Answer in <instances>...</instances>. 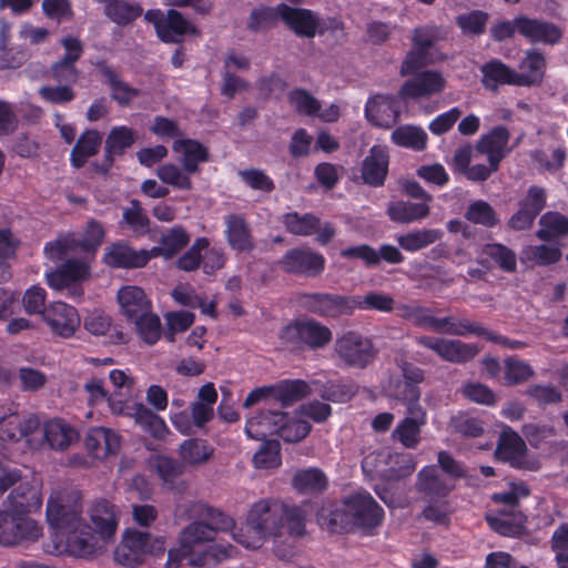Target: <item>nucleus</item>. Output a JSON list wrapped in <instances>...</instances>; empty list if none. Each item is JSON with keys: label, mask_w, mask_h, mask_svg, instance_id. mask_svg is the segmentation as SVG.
I'll return each instance as SVG.
<instances>
[{"label": "nucleus", "mask_w": 568, "mask_h": 568, "mask_svg": "<svg viewBox=\"0 0 568 568\" xmlns=\"http://www.w3.org/2000/svg\"><path fill=\"white\" fill-rule=\"evenodd\" d=\"M305 511L278 499H260L250 508L243 527L232 535L248 549L260 548L267 538L302 537L305 534Z\"/></svg>", "instance_id": "nucleus-1"}, {"label": "nucleus", "mask_w": 568, "mask_h": 568, "mask_svg": "<svg viewBox=\"0 0 568 568\" xmlns=\"http://www.w3.org/2000/svg\"><path fill=\"white\" fill-rule=\"evenodd\" d=\"M312 430V425L303 419L291 418L281 410L263 409L250 418L245 432L251 438L264 437L267 434L277 435L286 443H298Z\"/></svg>", "instance_id": "nucleus-2"}, {"label": "nucleus", "mask_w": 568, "mask_h": 568, "mask_svg": "<svg viewBox=\"0 0 568 568\" xmlns=\"http://www.w3.org/2000/svg\"><path fill=\"white\" fill-rule=\"evenodd\" d=\"M165 540L163 536H153L138 529H126L114 550V559L122 566L136 568L144 564L148 556L154 559L162 558L166 551Z\"/></svg>", "instance_id": "nucleus-3"}, {"label": "nucleus", "mask_w": 568, "mask_h": 568, "mask_svg": "<svg viewBox=\"0 0 568 568\" xmlns=\"http://www.w3.org/2000/svg\"><path fill=\"white\" fill-rule=\"evenodd\" d=\"M278 338L282 344L294 351H318L333 339L331 328L312 317L295 318L284 325Z\"/></svg>", "instance_id": "nucleus-4"}, {"label": "nucleus", "mask_w": 568, "mask_h": 568, "mask_svg": "<svg viewBox=\"0 0 568 568\" xmlns=\"http://www.w3.org/2000/svg\"><path fill=\"white\" fill-rule=\"evenodd\" d=\"M333 353L341 366L353 369H366L378 356L373 339L358 331H346L337 336Z\"/></svg>", "instance_id": "nucleus-5"}, {"label": "nucleus", "mask_w": 568, "mask_h": 568, "mask_svg": "<svg viewBox=\"0 0 568 568\" xmlns=\"http://www.w3.org/2000/svg\"><path fill=\"white\" fill-rule=\"evenodd\" d=\"M197 507L202 519L189 524L179 536V542H182L185 547L194 549L199 544L212 541L219 530L235 529L234 519L223 511L203 504Z\"/></svg>", "instance_id": "nucleus-6"}, {"label": "nucleus", "mask_w": 568, "mask_h": 568, "mask_svg": "<svg viewBox=\"0 0 568 568\" xmlns=\"http://www.w3.org/2000/svg\"><path fill=\"white\" fill-rule=\"evenodd\" d=\"M507 487L499 494V505L509 510L499 508V535L517 537L524 531L525 515L517 508L520 499L528 496L529 490L523 481H507Z\"/></svg>", "instance_id": "nucleus-7"}, {"label": "nucleus", "mask_w": 568, "mask_h": 568, "mask_svg": "<svg viewBox=\"0 0 568 568\" xmlns=\"http://www.w3.org/2000/svg\"><path fill=\"white\" fill-rule=\"evenodd\" d=\"M354 297L327 292L301 293L300 305L320 317L338 320L354 314Z\"/></svg>", "instance_id": "nucleus-8"}, {"label": "nucleus", "mask_w": 568, "mask_h": 568, "mask_svg": "<svg viewBox=\"0 0 568 568\" xmlns=\"http://www.w3.org/2000/svg\"><path fill=\"white\" fill-rule=\"evenodd\" d=\"M325 265V256L308 246L290 248L280 261V266L285 273L310 278L320 276Z\"/></svg>", "instance_id": "nucleus-9"}, {"label": "nucleus", "mask_w": 568, "mask_h": 568, "mask_svg": "<svg viewBox=\"0 0 568 568\" xmlns=\"http://www.w3.org/2000/svg\"><path fill=\"white\" fill-rule=\"evenodd\" d=\"M353 524L367 535H373L384 520V509L369 493H356L345 500Z\"/></svg>", "instance_id": "nucleus-10"}, {"label": "nucleus", "mask_w": 568, "mask_h": 568, "mask_svg": "<svg viewBox=\"0 0 568 568\" xmlns=\"http://www.w3.org/2000/svg\"><path fill=\"white\" fill-rule=\"evenodd\" d=\"M285 230L295 236H311L316 234L320 245H327L336 235V229L331 222H321V219L313 213L301 214L288 212L282 216Z\"/></svg>", "instance_id": "nucleus-11"}, {"label": "nucleus", "mask_w": 568, "mask_h": 568, "mask_svg": "<svg viewBox=\"0 0 568 568\" xmlns=\"http://www.w3.org/2000/svg\"><path fill=\"white\" fill-rule=\"evenodd\" d=\"M520 33L531 42L546 44L557 43L561 38V30L554 23L519 17L514 22H499V38Z\"/></svg>", "instance_id": "nucleus-12"}, {"label": "nucleus", "mask_w": 568, "mask_h": 568, "mask_svg": "<svg viewBox=\"0 0 568 568\" xmlns=\"http://www.w3.org/2000/svg\"><path fill=\"white\" fill-rule=\"evenodd\" d=\"M499 460L525 470H537L540 467L539 459L528 453L524 439L506 426L499 432Z\"/></svg>", "instance_id": "nucleus-13"}, {"label": "nucleus", "mask_w": 568, "mask_h": 568, "mask_svg": "<svg viewBox=\"0 0 568 568\" xmlns=\"http://www.w3.org/2000/svg\"><path fill=\"white\" fill-rule=\"evenodd\" d=\"M416 343L419 346L433 351L443 361L455 364H465L470 362L480 351L476 344L465 343L460 339H446L428 335L416 337Z\"/></svg>", "instance_id": "nucleus-14"}, {"label": "nucleus", "mask_w": 568, "mask_h": 568, "mask_svg": "<svg viewBox=\"0 0 568 568\" xmlns=\"http://www.w3.org/2000/svg\"><path fill=\"white\" fill-rule=\"evenodd\" d=\"M546 70V61L541 53L528 51L515 71L507 65L499 63V83L515 85H535L541 82Z\"/></svg>", "instance_id": "nucleus-15"}, {"label": "nucleus", "mask_w": 568, "mask_h": 568, "mask_svg": "<svg viewBox=\"0 0 568 568\" xmlns=\"http://www.w3.org/2000/svg\"><path fill=\"white\" fill-rule=\"evenodd\" d=\"M41 535L42 528L36 520L0 510L1 545L13 546L22 541H34Z\"/></svg>", "instance_id": "nucleus-16"}, {"label": "nucleus", "mask_w": 568, "mask_h": 568, "mask_svg": "<svg viewBox=\"0 0 568 568\" xmlns=\"http://www.w3.org/2000/svg\"><path fill=\"white\" fill-rule=\"evenodd\" d=\"M135 141L136 132L132 128L126 125L113 126L105 138L102 162L92 163L94 172L106 175L112 169L115 159L124 155Z\"/></svg>", "instance_id": "nucleus-17"}, {"label": "nucleus", "mask_w": 568, "mask_h": 568, "mask_svg": "<svg viewBox=\"0 0 568 568\" xmlns=\"http://www.w3.org/2000/svg\"><path fill=\"white\" fill-rule=\"evenodd\" d=\"M402 99L400 93L398 95L377 93L369 97L365 104L367 121L374 126L390 129L399 120Z\"/></svg>", "instance_id": "nucleus-18"}, {"label": "nucleus", "mask_w": 568, "mask_h": 568, "mask_svg": "<svg viewBox=\"0 0 568 568\" xmlns=\"http://www.w3.org/2000/svg\"><path fill=\"white\" fill-rule=\"evenodd\" d=\"M102 78V82L110 89V98L121 108H128L133 100L141 95V90L125 82L118 70L104 59L93 63Z\"/></svg>", "instance_id": "nucleus-19"}, {"label": "nucleus", "mask_w": 568, "mask_h": 568, "mask_svg": "<svg viewBox=\"0 0 568 568\" xmlns=\"http://www.w3.org/2000/svg\"><path fill=\"white\" fill-rule=\"evenodd\" d=\"M43 320L54 334L62 337L72 336L81 323L77 308L64 302L50 304L43 312Z\"/></svg>", "instance_id": "nucleus-20"}, {"label": "nucleus", "mask_w": 568, "mask_h": 568, "mask_svg": "<svg viewBox=\"0 0 568 568\" xmlns=\"http://www.w3.org/2000/svg\"><path fill=\"white\" fill-rule=\"evenodd\" d=\"M389 154L385 146L375 144L361 164L363 183L372 187H381L388 175Z\"/></svg>", "instance_id": "nucleus-21"}, {"label": "nucleus", "mask_w": 568, "mask_h": 568, "mask_svg": "<svg viewBox=\"0 0 568 568\" xmlns=\"http://www.w3.org/2000/svg\"><path fill=\"white\" fill-rule=\"evenodd\" d=\"M413 75L400 87V97L409 99L430 97L442 92L445 88L446 81L438 71L424 70Z\"/></svg>", "instance_id": "nucleus-22"}, {"label": "nucleus", "mask_w": 568, "mask_h": 568, "mask_svg": "<svg viewBox=\"0 0 568 568\" xmlns=\"http://www.w3.org/2000/svg\"><path fill=\"white\" fill-rule=\"evenodd\" d=\"M152 257H155V254L146 250L136 251L124 242H116L105 248L103 262L115 268H140Z\"/></svg>", "instance_id": "nucleus-23"}, {"label": "nucleus", "mask_w": 568, "mask_h": 568, "mask_svg": "<svg viewBox=\"0 0 568 568\" xmlns=\"http://www.w3.org/2000/svg\"><path fill=\"white\" fill-rule=\"evenodd\" d=\"M224 236L227 245L236 253H251L255 241L246 219L242 214L231 213L224 216Z\"/></svg>", "instance_id": "nucleus-24"}, {"label": "nucleus", "mask_w": 568, "mask_h": 568, "mask_svg": "<svg viewBox=\"0 0 568 568\" xmlns=\"http://www.w3.org/2000/svg\"><path fill=\"white\" fill-rule=\"evenodd\" d=\"M91 270L89 264L80 258H69L57 270L47 273V283L55 290H63L74 286L77 283L90 277Z\"/></svg>", "instance_id": "nucleus-25"}, {"label": "nucleus", "mask_w": 568, "mask_h": 568, "mask_svg": "<svg viewBox=\"0 0 568 568\" xmlns=\"http://www.w3.org/2000/svg\"><path fill=\"white\" fill-rule=\"evenodd\" d=\"M200 30L174 9L166 12L164 21L156 23V36L164 43H181L185 36L197 37Z\"/></svg>", "instance_id": "nucleus-26"}, {"label": "nucleus", "mask_w": 568, "mask_h": 568, "mask_svg": "<svg viewBox=\"0 0 568 568\" xmlns=\"http://www.w3.org/2000/svg\"><path fill=\"white\" fill-rule=\"evenodd\" d=\"M281 21L298 38L313 39L316 36L315 12L300 7L280 3Z\"/></svg>", "instance_id": "nucleus-27"}, {"label": "nucleus", "mask_w": 568, "mask_h": 568, "mask_svg": "<svg viewBox=\"0 0 568 568\" xmlns=\"http://www.w3.org/2000/svg\"><path fill=\"white\" fill-rule=\"evenodd\" d=\"M85 448L95 459L103 460L116 455L121 448V436L105 427H93L87 433Z\"/></svg>", "instance_id": "nucleus-28"}, {"label": "nucleus", "mask_w": 568, "mask_h": 568, "mask_svg": "<svg viewBox=\"0 0 568 568\" xmlns=\"http://www.w3.org/2000/svg\"><path fill=\"white\" fill-rule=\"evenodd\" d=\"M432 331L455 336H483L491 342H497V335L487 331L479 323L455 316L434 317Z\"/></svg>", "instance_id": "nucleus-29"}, {"label": "nucleus", "mask_w": 568, "mask_h": 568, "mask_svg": "<svg viewBox=\"0 0 568 568\" xmlns=\"http://www.w3.org/2000/svg\"><path fill=\"white\" fill-rule=\"evenodd\" d=\"M81 514L82 509L77 505L68 506L49 500L47 506V519L62 537L87 524Z\"/></svg>", "instance_id": "nucleus-30"}, {"label": "nucleus", "mask_w": 568, "mask_h": 568, "mask_svg": "<svg viewBox=\"0 0 568 568\" xmlns=\"http://www.w3.org/2000/svg\"><path fill=\"white\" fill-rule=\"evenodd\" d=\"M175 153H181L180 163L186 172H200V164L210 161L209 149L195 139H176L172 144Z\"/></svg>", "instance_id": "nucleus-31"}, {"label": "nucleus", "mask_w": 568, "mask_h": 568, "mask_svg": "<svg viewBox=\"0 0 568 568\" xmlns=\"http://www.w3.org/2000/svg\"><path fill=\"white\" fill-rule=\"evenodd\" d=\"M116 298L122 314L129 322L142 317V315H148V312L152 310L151 301L139 286H123L119 290Z\"/></svg>", "instance_id": "nucleus-32"}, {"label": "nucleus", "mask_w": 568, "mask_h": 568, "mask_svg": "<svg viewBox=\"0 0 568 568\" xmlns=\"http://www.w3.org/2000/svg\"><path fill=\"white\" fill-rule=\"evenodd\" d=\"M103 135L95 129H87L75 141L71 153L70 164L73 169H82L90 158L97 155L101 149Z\"/></svg>", "instance_id": "nucleus-33"}, {"label": "nucleus", "mask_w": 568, "mask_h": 568, "mask_svg": "<svg viewBox=\"0 0 568 568\" xmlns=\"http://www.w3.org/2000/svg\"><path fill=\"white\" fill-rule=\"evenodd\" d=\"M90 517L99 537L109 541L118 528L115 506L106 499L95 500L91 506Z\"/></svg>", "instance_id": "nucleus-34"}, {"label": "nucleus", "mask_w": 568, "mask_h": 568, "mask_svg": "<svg viewBox=\"0 0 568 568\" xmlns=\"http://www.w3.org/2000/svg\"><path fill=\"white\" fill-rule=\"evenodd\" d=\"M454 485L438 475L436 466H426L417 475V490L428 500L447 498Z\"/></svg>", "instance_id": "nucleus-35"}, {"label": "nucleus", "mask_w": 568, "mask_h": 568, "mask_svg": "<svg viewBox=\"0 0 568 568\" xmlns=\"http://www.w3.org/2000/svg\"><path fill=\"white\" fill-rule=\"evenodd\" d=\"M545 202L546 196L544 190L535 186L530 187L520 209L511 216L509 225L515 230L528 229L537 214L545 206Z\"/></svg>", "instance_id": "nucleus-36"}, {"label": "nucleus", "mask_w": 568, "mask_h": 568, "mask_svg": "<svg viewBox=\"0 0 568 568\" xmlns=\"http://www.w3.org/2000/svg\"><path fill=\"white\" fill-rule=\"evenodd\" d=\"M98 534L89 524L64 535L65 549L75 557L85 558L94 554Z\"/></svg>", "instance_id": "nucleus-37"}, {"label": "nucleus", "mask_w": 568, "mask_h": 568, "mask_svg": "<svg viewBox=\"0 0 568 568\" xmlns=\"http://www.w3.org/2000/svg\"><path fill=\"white\" fill-rule=\"evenodd\" d=\"M429 212L430 209L427 203H414L404 200L389 202L386 210L389 220L400 224L420 221L427 217Z\"/></svg>", "instance_id": "nucleus-38"}, {"label": "nucleus", "mask_w": 568, "mask_h": 568, "mask_svg": "<svg viewBox=\"0 0 568 568\" xmlns=\"http://www.w3.org/2000/svg\"><path fill=\"white\" fill-rule=\"evenodd\" d=\"M442 236L443 232L438 229H415L396 235L395 240L402 250L415 253L436 243Z\"/></svg>", "instance_id": "nucleus-39"}, {"label": "nucleus", "mask_w": 568, "mask_h": 568, "mask_svg": "<svg viewBox=\"0 0 568 568\" xmlns=\"http://www.w3.org/2000/svg\"><path fill=\"white\" fill-rule=\"evenodd\" d=\"M9 503L18 514H30L40 509L42 498L38 489L29 483H20L9 494Z\"/></svg>", "instance_id": "nucleus-40"}, {"label": "nucleus", "mask_w": 568, "mask_h": 568, "mask_svg": "<svg viewBox=\"0 0 568 568\" xmlns=\"http://www.w3.org/2000/svg\"><path fill=\"white\" fill-rule=\"evenodd\" d=\"M132 416L135 423L155 439H164L170 433L164 419L142 403L132 405Z\"/></svg>", "instance_id": "nucleus-41"}, {"label": "nucleus", "mask_w": 568, "mask_h": 568, "mask_svg": "<svg viewBox=\"0 0 568 568\" xmlns=\"http://www.w3.org/2000/svg\"><path fill=\"white\" fill-rule=\"evenodd\" d=\"M190 242V235L181 225L171 227L160 239V245L149 251L155 256L162 255L172 258L182 251Z\"/></svg>", "instance_id": "nucleus-42"}, {"label": "nucleus", "mask_w": 568, "mask_h": 568, "mask_svg": "<svg viewBox=\"0 0 568 568\" xmlns=\"http://www.w3.org/2000/svg\"><path fill=\"white\" fill-rule=\"evenodd\" d=\"M214 454V447L202 438H189L181 443L179 455L189 465L206 463Z\"/></svg>", "instance_id": "nucleus-43"}, {"label": "nucleus", "mask_w": 568, "mask_h": 568, "mask_svg": "<svg viewBox=\"0 0 568 568\" xmlns=\"http://www.w3.org/2000/svg\"><path fill=\"white\" fill-rule=\"evenodd\" d=\"M424 423L425 416H407L398 423L393 432V437L406 448H416L420 442V426Z\"/></svg>", "instance_id": "nucleus-44"}, {"label": "nucleus", "mask_w": 568, "mask_h": 568, "mask_svg": "<svg viewBox=\"0 0 568 568\" xmlns=\"http://www.w3.org/2000/svg\"><path fill=\"white\" fill-rule=\"evenodd\" d=\"M294 488L300 493H322L326 489L328 480L320 468L301 469L292 479Z\"/></svg>", "instance_id": "nucleus-45"}, {"label": "nucleus", "mask_w": 568, "mask_h": 568, "mask_svg": "<svg viewBox=\"0 0 568 568\" xmlns=\"http://www.w3.org/2000/svg\"><path fill=\"white\" fill-rule=\"evenodd\" d=\"M310 392V385L302 379L285 381L273 386L274 399L281 402L284 407L302 400Z\"/></svg>", "instance_id": "nucleus-46"}, {"label": "nucleus", "mask_w": 568, "mask_h": 568, "mask_svg": "<svg viewBox=\"0 0 568 568\" xmlns=\"http://www.w3.org/2000/svg\"><path fill=\"white\" fill-rule=\"evenodd\" d=\"M392 141L398 146L423 151L427 145V134L418 126L402 125L392 132Z\"/></svg>", "instance_id": "nucleus-47"}, {"label": "nucleus", "mask_w": 568, "mask_h": 568, "mask_svg": "<svg viewBox=\"0 0 568 568\" xmlns=\"http://www.w3.org/2000/svg\"><path fill=\"white\" fill-rule=\"evenodd\" d=\"M560 255L558 247L540 244L524 247L519 258L526 266L548 265L557 262Z\"/></svg>", "instance_id": "nucleus-48"}, {"label": "nucleus", "mask_w": 568, "mask_h": 568, "mask_svg": "<svg viewBox=\"0 0 568 568\" xmlns=\"http://www.w3.org/2000/svg\"><path fill=\"white\" fill-rule=\"evenodd\" d=\"M280 11V3L276 7L261 6L254 8L248 17L247 30L254 33L268 31L281 20Z\"/></svg>", "instance_id": "nucleus-49"}, {"label": "nucleus", "mask_w": 568, "mask_h": 568, "mask_svg": "<svg viewBox=\"0 0 568 568\" xmlns=\"http://www.w3.org/2000/svg\"><path fill=\"white\" fill-rule=\"evenodd\" d=\"M143 9L138 3L113 0L105 4V14L119 26H128L140 18Z\"/></svg>", "instance_id": "nucleus-50"}, {"label": "nucleus", "mask_w": 568, "mask_h": 568, "mask_svg": "<svg viewBox=\"0 0 568 568\" xmlns=\"http://www.w3.org/2000/svg\"><path fill=\"white\" fill-rule=\"evenodd\" d=\"M122 223L126 224L136 236H144L150 231V219L136 199H132L130 206L123 210Z\"/></svg>", "instance_id": "nucleus-51"}, {"label": "nucleus", "mask_w": 568, "mask_h": 568, "mask_svg": "<svg viewBox=\"0 0 568 568\" xmlns=\"http://www.w3.org/2000/svg\"><path fill=\"white\" fill-rule=\"evenodd\" d=\"M191 172H186L183 166L174 163H165L156 169V176L165 184L178 190L190 191L193 189Z\"/></svg>", "instance_id": "nucleus-52"}, {"label": "nucleus", "mask_w": 568, "mask_h": 568, "mask_svg": "<svg viewBox=\"0 0 568 568\" xmlns=\"http://www.w3.org/2000/svg\"><path fill=\"white\" fill-rule=\"evenodd\" d=\"M537 236L542 241L558 239L568 233V220L557 212H548L539 220Z\"/></svg>", "instance_id": "nucleus-53"}, {"label": "nucleus", "mask_w": 568, "mask_h": 568, "mask_svg": "<svg viewBox=\"0 0 568 568\" xmlns=\"http://www.w3.org/2000/svg\"><path fill=\"white\" fill-rule=\"evenodd\" d=\"M74 437L73 429L62 420H50L44 425V438L53 449L63 450Z\"/></svg>", "instance_id": "nucleus-54"}, {"label": "nucleus", "mask_w": 568, "mask_h": 568, "mask_svg": "<svg viewBox=\"0 0 568 568\" xmlns=\"http://www.w3.org/2000/svg\"><path fill=\"white\" fill-rule=\"evenodd\" d=\"M105 236L103 224L97 220H90L83 231L82 237H75L77 248L87 254L94 255Z\"/></svg>", "instance_id": "nucleus-55"}, {"label": "nucleus", "mask_w": 568, "mask_h": 568, "mask_svg": "<svg viewBox=\"0 0 568 568\" xmlns=\"http://www.w3.org/2000/svg\"><path fill=\"white\" fill-rule=\"evenodd\" d=\"M464 217L469 223L484 227H493L497 223V215L494 207L484 200L471 202L467 206Z\"/></svg>", "instance_id": "nucleus-56"}, {"label": "nucleus", "mask_w": 568, "mask_h": 568, "mask_svg": "<svg viewBox=\"0 0 568 568\" xmlns=\"http://www.w3.org/2000/svg\"><path fill=\"white\" fill-rule=\"evenodd\" d=\"M396 311L400 318L412 322L417 327L432 331L435 316L429 307L416 304H399L397 305Z\"/></svg>", "instance_id": "nucleus-57"}, {"label": "nucleus", "mask_w": 568, "mask_h": 568, "mask_svg": "<svg viewBox=\"0 0 568 568\" xmlns=\"http://www.w3.org/2000/svg\"><path fill=\"white\" fill-rule=\"evenodd\" d=\"M131 323H134L140 338L148 345H154L161 338V321L156 314L152 313V310L148 312V315H142Z\"/></svg>", "instance_id": "nucleus-58"}, {"label": "nucleus", "mask_w": 568, "mask_h": 568, "mask_svg": "<svg viewBox=\"0 0 568 568\" xmlns=\"http://www.w3.org/2000/svg\"><path fill=\"white\" fill-rule=\"evenodd\" d=\"M449 426L454 433L464 437L476 438L484 434L483 422L466 412H458L450 417Z\"/></svg>", "instance_id": "nucleus-59"}, {"label": "nucleus", "mask_w": 568, "mask_h": 568, "mask_svg": "<svg viewBox=\"0 0 568 568\" xmlns=\"http://www.w3.org/2000/svg\"><path fill=\"white\" fill-rule=\"evenodd\" d=\"M352 296L354 297V312L356 310H373L388 313L394 310L395 301L388 294L371 292L363 297L356 295Z\"/></svg>", "instance_id": "nucleus-60"}, {"label": "nucleus", "mask_w": 568, "mask_h": 568, "mask_svg": "<svg viewBox=\"0 0 568 568\" xmlns=\"http://www.w3.org/2000/svg\"><path fill=\"white\" fill-rule=\"evenodd\" d=\"M253 464L261 469L280 467L282 465L280 443L277 440H266L254 454Z\"/></svg>", "instance_id": "nucleus-61"}, {"label": "nucleus", "mask_w": 568, "mask_h": 568, "mask_svg": "<svg viewBox=\"0 0 568 568\" xmlns=\"http://www.w3.org/2000/svg\"><path fill=\"white\" fill-rule=\"evenodd\" d=\"M75 236L73 233L59 234L54 241L44 245L43 253L52 262L63 260L70 252L77 251Z\"/></svg>", "instance_id": "nucleus-62"}, {"label": "nucleus", "mask_w": 568, "mask_h": 568, "mask_svg": "<svg viewBox=\"0 0 568 568\" xmlns=\"http://www.w3.org/2000/svg\"><path fill=\"white\" fill-rule=\"evenodd\" d=\"M420 395L422 392L417 385L403 381L396 386L395 397L407 406L409 415L425 416V412L419 405Z\"/></svg>", "instance_id": "nucleus-63"}, {"label": "nucleus", "mask_w": 568, "mask_h": 568, "mask_svg": "<svg viewBox=\"0 0 568 568\" xmlns=\"http://www.w3.org/2000/svg\"><path fill=\"white\" fill-rule=\"evenodd\" d=\"M288 102L301 115H316L321 110L320 101L305 89H294L288 93Z\"/></svg>", "instance_id": "nucleus-64"}]
</instances>
